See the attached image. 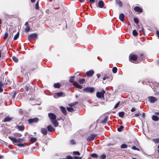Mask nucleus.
Returning a JSON list of instances; mask_svg holds the SVG:
<instances>
[{"mask_svg":"<svg viewBox=\"0 0 159 159\" xmlns=\"http://www.w3.org/2000/svg\"><path fill=\"white\" fill-rule=\"evenodd\" d=\"M29 67L30 70L33 71L37 68V64L35 63L32 61L29 63Z\"/></svg>","mask_w":159,"mask_h":159,"instance_id":"1","label":"nucleus"},{"mask_svg":"<svg viewBox=\"0 0 159 159\" xmlns=\"http://www.w3.org/2000/svg\"><path fill=\"white\" fill-rule=\"evenodd\" d=\"M83 91L90 93H93L95 90V88L93 87H87L83 89Z\"/></svg>","mask_w":159,"mask_h":159,"instance_id":"2","label":"nucleus"},{"mask_svg":"<svg viewBox=\"0 0 159 159\" xmlns=\"http://www.w3.org/2000/svg\"><path fill=\"white\" fill-rule=\"evenodd\" d=\"M97 135L96 134H91L89 136L86 138L87 141L88 142H89L93 140L94 139Z\"/></svg>","mask_w":159,"mask_h":159,"instance_id":"3","label":"nucleus"},{"mask_svg":"<svg viewBox=\"0 0 159 159\" xmlns=\"http://www.w3.org/2000/svg\"><path fill=\"white\" fill-rule=\"evenodd\" d=\"M105 93V92L103 90L101 92H98L96 93L97 97L99 98H104V94Z\"/></svg>","mask_w":159,"mask_h":159,"instance_id":"4","label":"nucleus"},{"mask_svg":"<svg viewBox=\"0 0 159 159\" xmlns=\"http://www.w3.org/2000/svg\"><path fill=\"white\" fill-rule=\"evenodd\" d=\"M148 100L151 103H154L158 101L157 99L153 96H150L148 97Z\"/></svg>","mask_w":159,"mask_h":159,"instance_id":"5","label":"nucleus"},{"mask_svg":"<svg viewBox=\"0 0 159 159\" xmlns=\"http://www.w3.org/2000/svg\"><path fill=\"white\" fill-rule=\"evenodd\" d=\"M138 58V56L135 54L130 55L129 56V59L130 61L133 62V61H135Z\"/></svg>","mask_w":159,"mask_h":159,"instance_id":"6","label":"nucleus"},{"mask_svg":"<svg viewBox=\"0 0 159 159\" xmlns=\"http://www.w3.org/2000/svg\"><path fill=\"white\" fill-rule=\"evenodd\" d=\"M38 35L36 33H34L32 34H30L28 38V39L30 40L31 39H36L37 38Z\"/></svg>","mask_w":159,"mask_h":159,"instance_id":"7","label":"nucleus"},{"mask_svg":"<svg viewBox=\"0 0 159 159\" xmlns=\"http://www.w3.org/2000/svg\"><path fill=\"white\" fill-rule=\"evenodd\" d=\"M49 117L51 120V121L56 119V116L53 113H49L48 114Z\"/></svg>","mask_w":159,"mask_h":159,"instance_id":"8","label":"nucleus"},{"mask_svg":"<svg viewBox=\"0 0 159 159\" xmlns=\"http://www.w3.org/2000/svg\"><path fill=\"white\" fill-rule=\"evenodd\" d=\"M56 96H57L58 97H64L65 96V94L63 92H61L55 93L54 96L55 98H56Z\"/></svg>","mask_w":159,"mask_h":159,"instance_id":"9","label":"nucleus"},{"mask_svg":"<svg viewBox=\"0 0 159 159\" xmlns=\"http://www.w3.org/2000/svg\"><path fill=\"white\" fill-rule=\"evenodd\" d=\"M39 121V119L37 118H34L30 119L28 120V121L29 123H36Z\"/></svg>","mask_w":159,"mask_h":159,"instance_id":"10","label":"nucleus"},{"mask_svg":"<svg viewBox=\"0 0 159 159\" xmlns=\"http://www.w3.org/2000/svg\"><path fill=\"white\" fill-rule=\"evenodd\" d=\"M48 130V131L51 132L55 130V129L51 125H49L47 127Z\"/></svg>","mask_w":159,"mask_h":159,"instance_id":"11","label":"nucleus"},{"mask_svg":"<svg viewBox=\"0 0 159 159\" xmlns=\"http://www.w3.org/2000/svg\"><path fill=\"white\" fill-rule=\"evenodd\" d=\"M9 139L11 140L12 142L13 143L15 144V143H17V139L15 138L12 137L11 136L8 137Z\"/></svg>","mask_w":159,"mask_h":159,"instance_id":"12","label":"nucleus"},{"mask_svg":"<svg viewBox=\"0 0 159 159\" xmlns=\"http://www.w3.org/2000/svg\"><path fill=\"white\" fill-rule=\"evenodd\" d=\"M134 10L138 12H141L142 11V9L139 7H136L134 8Z\"/></svg>","mask_w":159,"mask_h":159,"instance_id":"13","label":"nucleus"},{"mask_svg":"<svg viewBox=\"0 0 159 159\" xmlns=\"http://www.w3.org/2000/svg\"><path fill=\"white\" fill-rule=\"evenodd\" d=\"M60 109L61 110V111L65 115H66L67 114V111L65 108L63 106H61Z\"/></svg>","mask_w":159,"mask_h":159,"instance_id":"14","label":"nucleus"},{"mask_svg":"<svg viewBox=\"0 0 159 159\" xmlns=\"http://www.w3.org/2000/svg\"><path fill=\"white\" fill-rule=\"evenodd\" d=\"M98 7L101 8L103 7L104 5L103 2L102 0H100L98 3Z\"/></svg>","mask_w":159,"mask_h":159,"instance_id":"15","label":"nucleus"},{"mask_svg":"<svg viewBox=\"0 0 159 159\" xmlns=\"http://www.w3.org/2000/svg\"><path fill=\"white\" fill-rule=\"evenodd\" d=\"M51 122L52 123V124L54 125V126L55 127H57L58 126V123L57 121V120H56V119L53 120H52Z\"/></svg>","mask_w":159,"mask_h":159,"instance_id":"16","label":"nucleus"},{"mask_svg":"<svg viewBox=\"0 0 159 159\" xmlns=\"http://www.w3.org/2000/svg\"><path fill=\"white\" fill-rule=\"evenodd\" d=\"M16 128H17L19 130L23 131L25 129L24 126L17 125L16 126Z\"/></svg>","mask_w":159,"mask_h":159,"instance_id":"17","label":"nucleus"},{"mask_svg":"<svg viewBox=\"0 0 159 159\" xmlns=\"http://www.w3.org/2000/svg\"><path fill=\"white\" fill-rule=\"evenodd\" d=\"M94 73V71L93 70H91L87 71L86 73V75L88 76H91Z\"/></svg>","mask_w":159,"mask_h":159,"instance_id":"18","label":"nucleus"},{"mask_svg":"<svg viewBox=\"0 0 159 159\" xmlns=\"http://www.w3.org/2000/svg\"><path fill=\"white\" fill-rule=\"evenodd\" d=\"M6 86L5 84H3L1 82H0V92H2L3 91L2 87H6Z\"/></svg>","mask_w":159,"mask_h":159,"instance_id":"19","label":"nucleus"},{"mask_svg":"<svg viewBox=\"0 0 159 159\" xmlns=\"http://www.w3.org/2000/svg\"><path fill=\"white\" fill-rule=\"evenodd\" d=\"M41 133L43 135H46L47 133V130L45 128H42L41 130Z\"/></svg>","mask_w":159,"mask_h":159,"instance_id":"20","label":"nucleus"},{"mask_svg":"<svg viewBox=\"0 0 159 159\" xmlns=\"http://www.w3.org/2000/svg\"><path fill=\"white\" fill-rule=\"evenodd\" d=\"M125 16L123 13H121L119 15V18L120 20L122 22L124 21V17Z\"/></svg>","mask_w":159,"mask_h":159,"instance_id":"21","label":"nucleus"},{"mask_svg":"<svg viewBox=\"0 0 159 159\" xmlns=\"http://www.w3.org/2000/svg\"><path fill=\"white\" fill-rule=\"evenodd\" d=\"M116 4H118L120 7H122V2L120 0H116Z\"/></svg>","mask_w":159,"mask_h":159,"instance_id":"22","label":"nucleus"},{"mask_svg":"<svg viewBox=\"0 0 159 159\" xmlns=\"http://www.w3.org/2000/svg\"><path fill=\"white\" fill-rule=\"evenodd\" d=\"M12 118L11 117H10L9 116H6V117L4 119L3 121L4 122H6L7 121H9L11 120L12 119Z\"/></svg>","mask_w":159,"mask_h":159,"instance_id":"23","label":"nucleus"},{"mask_svg":"<svg viewBox=\"0 0 159 159\" xmlns=\"http://www.w3.org/2000/svg\"><path fill=\"white\" fill-rule=\"evenodd\" d=\"M108 118V116H106L103 120H102L101 122L102 124L106 123L107 121Z\"/></svg>","mask_w":159,"mask_h":159,"instance_id":"24","label":"nucleus"},{"mask_svg":"<svg viewBox=\"0 0 159 159\" xmlns=\"http://www.w3.org/2000/svg\"><path fill=\"white\" fill-rule=\"evenodd\" d=\"M152 120L155 121H158L159 120L158 117L156 115H153L152 117Z\"/></svg>","mask_w":159,"mask_h":159,"instance_id":"25","label":"nucleus"},{"mask_svg":"<svg viewBox=\"0 0 159 159\" xmlns=\"http://www.w3.org/2000/svg\"><path fill=\"white\" fill-rule=\"evenodd\" d=\"M61 86V85L59 83H55L54 84V87L55 88H59Z\"/></svg>","mask_w":159,"mask_h":159,"instance_id":"26","label":"nucleus"},{"mask_svg":"<svg viewBox=\"0 0 159 159\" xmlns=\"http://www.w3.org/2000/svg\"><path fill=\"white\" fill-rule=\"evenodd\" d=\"M152 141L155 143H159V138L152 139Z\"/></svg>","mask_w":159,"mask_h":159,"instance_id":"27","label":"nucleus"},{"mask_svg":"<svg viewBox=\"0 0 159 159\" xmlns=\"http://www.w3.org/2000/svg\"><path fill=\"white\" fill-rule=\"evenodd\" d=\"M74 85H75L77 87V88L79 89H81L82 88V86L81 85H80L77 83H74Z\"/></svg>","mask_w":159,"mask_h":159,"instance_id":"28","label":"nucleus"},{"mask_svg":"<svg viewBox=\"0 0 159 159\" xmlns=\"http://www.w3.org/2000/svg\"><path fill=\"white\" fill-rule=\"evenodd\" d=\"M12 59L15 62H18V58L15 56H13L12 57Z\"/></svg>","mask_w":159,"mask_h":159,"instance_id":"29","label":"nucleus"},{"mask_svg":"<svg viewBox=\"0 0 159 159\" xmlns=\"http://www.w3.org/2000/svg\"><path fill=\"white\" fill-rule=\"evenodd\" d=\"M19 32H18L14 36V37L13 39L14 40H16L19 37Z\"/></svg>","mask_w":159,"mask_h":159,"instance_id":"30","label":"nucleus"},{"mask_svg":"<svg viewBox=\"0 0 159 159\" xmlns=\"http://www.w3.org/2000/svg\"><path fill=\"white\" fill-rule=\"evenodd\" d=\"M124 115V112H120L119 113V116L121 117H123Z\"/></svg>","mask_w":159,"mask_h":159,"instance_id":"31","label":"nucleus"},{"mask_svg":"<svg viewBox=\"0 0 159 159\" xmlns=\"http://www.w3.org/2000/svg\"><path fill=\"white\" fill-rule=\"evenodd\" d=\"M67 110L68 111L70 112H73L74 111V109L71 107H67Z\"/></svg>","mask_w":159,"mask_h":159,"instance_id":"32","label":"nucleus"},{"mask_svg":"<svg viewBox=\"0 0 159 159\" xmlns=\"http://www.w3.org/2000/svg\"><path fill=\"white\" fill-rule=\"evenodd\" d=\"M32 88V87L30 86H28L27 85H26L25 86V89L27 91H28L29 89H30Z\"/></svg>","mask_w":159,"mask_h":159,"instance_id":"33","label":"nucleus"},{"mask_svg":"<svg viewBox=\"0 0 159 159\" xmlns=\"http://www.w3.org/2000/svg\"><path fill=\"white\" fill-rule=\"evenodd\" d=\"M138 34V33L135 30H134L133 31V34L134 36H137Z\"/></svg>","mask_w":159,"mask_h":159,"instance_id":"34","label":"nucleus"},{"mask_svg":"<svg viewBox=\"0 0 159 159\" xmlns=\"http://www.w3.org/2000/svg\"><path fill=\"white\" fill-rule=\"evenodd\" d=\"M75 79L74 76H71L70 77L69 80V81L71 83H73Z\"/></svg>","mask_w":159,"mask_h":159,"instance_id":"35","label":"nucleus"},{"mask_svg":"<svg viewBox=\"0 0 159 159\" xmlns=\"http://www.w3.org/2000/svg\"><path fill=\"white\" fill-rule=\"evenodd\" d=\"M78 81L80 84H82L85 81V79H82L78 80Z\"/></svg>","mask_w":159,"mask_h":159,"instance_id":"36","label":"nucleus"},{"mask_svg":"<svg viewBox=\"0 0 159 159\" xmlns=\"http://www.w3.org/2000/svg\"><path fill=\"white\" fill-rule=\"evenodd\" d=\"M112 71L113 73H116L117 72V69L116 67H114L112 69Z\"/></svg>","mask_w":159,"mask_h":159,"instance_id":"37","label":"nucleus"},{"mask_svg":"<svg viewBox=\"0 0 159 159\" xmlns=\"http://www.w3.org/2000/svg\"><path fill=\"white\" fill-rule=\"evenodd\" d=\"M37 140V139L36 138H33L32 137L30 139V141L33 142L34 143Z\"/></svg>","mask_w":159,"mask_h":159,"instance_id":"38","label":"nucleus"},{"mask_svg":"<svg viewBox=\"0 0 159 159\" xmlns=\"http://www.w3.org/2000/svg\"><path fill=\"white\" fill-rule=\"evenodd\" d=\"M106 157V156L104 154H103L99 157V158L101 159H105Z\"/></svg>","mask_w":159,"mask_h":159,"instance_id":"39","label":"nucleus"},{"mask_svg":"<svg viewBox=\"0 0 159 159\" xmlns=\"http://www.w3.org/2000/svg\"><path fill=\"white\" fill-rule=\"evenodd\" d=\"M127 145L125 144H122L121 145L120 148H127Z\"/></svg>","mask_w":159,"mask_h":159,"instance_id":"40","label":"nucleus"},{"mask_svg":"<svg viewBox=\"0 0 159 159\" xmlns=\"http://www.w3.org/2000/svg\"><path fill=\"white\" fill-rule=\"evenodd\" d=\"M91 156L92 157L95 158H97L98 157L97 154L96 153L92 154L91 155Z\"/></svg>","mask_w":159,"mask_h":159,"instance_id":"41","label":"nucleus"},{"mask_svg":"<svg viewBox=\"0 0 159 159\" xmlns=\"http://www.w3.org/2000/svg\"><path fill=\"white\" fill-rule=\"evenodd\" d=\"M123 128V126L122 125H121L120 126V127L118 128H117V130L118 131L120 132L122 130Z\"/></svg>","mask_w":159,"mask_h":159,"instance_id":"42","label":"nucleus"},{"mask_svg":"<svg viewBox=\"0 0 159 159\" xmlns=\"http://www.w3.org/2000/svg\"><path fill=\"white\" fill-rule=\"evenodd\" d=\"M134 22L136 24H138L139 23V20L138 19L136 18H134Z\"/></svg>","mask_w":159,"mask_h":159,"instance_id":"43","label":"nucleus"},{"mask_svg":"<svg viewBox=\"0 0 159 159\" xmlns=\"http://www.w3.org/2000/svg\"><path fill=\"white\" fill-rule=\"evenodd\" d=\"M73 154L74 155H80V152L78 151H75L74 152H73Z\"/></svg>","mask_w":159,"mask_h":159,"instance_id":"44","label":"nucleus"},{"mask_svg":"<svg viewBox=\"0 0 159 159\" xmlns=\"http://www.w3.org/2000/svg\"><path fill=\"white\" fill-rule=\"evenodd\" d=\"M30 30V28L29 27V26H26L25 29V31L26 32H29Z\"/></svg>","mask_w":159,"mask_h":159,"instance_id":"45","label":"nucleus"},{"mask_svg":"<svg viewBox=\"0 0 159 159\" xmlns=\"http://www.w3.org/2000/svg\"><path fill=\"white\" fill-rule=\"evenodd\" d=\"M8 36V34L7 32H6L4 35V39H7V37Z\"/></svg>","mask_w":159,"mask_h":159,"instance_id":"46","label":"nucleus"},{"mask_svg":"<svg viewBox=\"0 0 159 159\" xmlns=\"http://www.w3.org/2000/svg\"><path fill=\"white\" fill-rule=\"evenodd\" d=\"M35 8L36 9H39V3H38V2H37L36 3V4H35Z\"/></svg>","mask_w":159,"mask_h":159,"instance_id":"47","label":"nucleus"},{"mask_svg":"<svg viewBox=\"0 0 159 159\" xmlns=\"http://www.w3.org/2000/svg\"><path fill=\"white\" fill-rule=\"evenodd\" d=\"M17 145L20 147H23L25 146V144L23 143H19Z\"/></svg>","mask_w":159,"mask_h":159,"instance_id":"48","label":"nucleus"},{"mask_svg":"<svg viewBox=\"0 0 159 159\" xmlns=\"http://www.w3.org/2000/svg\"><path fill=\"white\" fill-rule=\"evenodd\" d=\"M17 139V143L18 142H20L24 140V138H19Z\"/></svg>","mask_w":159,"mask_h":159,"instance_id":"49","label":"nucleus"},{"mask_svg":"<svg viewBox=\"0 0 159 159\" xmlns=\"http://www.w3.org/2000/svg\"><path fill=\"white\" fill-rule=\"evenodd\" d=\"M132 149L134 150H137L139 151V148H137L135 146H134L132 147Z\"/></svg>","mask_w":159,"mask_h":159,"instance_id":"50","label":"nucleus"},{"mask_svg":"<svg viewBox=\"0 0 159 159\" xmlns=\"http://www.w3.org/2000/svg\"><path fill=\"white\" fill-rule=\"evenodd\" d=\"M70 142L71 144H75V140L73 139L70 140Z\"/></svg>","mask_w":159,"mask_h":159,"instance_id":"51","label":"nucleus"},{"mask_svg":"<svg viewBox=\"0 0 159 159\" xmlns=\"http://www.w3.org/2000/svg\"><path fill=\"white\" fill-rule=\"evenodd\" d=\"M140 115V113L139 111H138L137 112V113H136V114H135L134 116L138 117Z\"/></svg>","mask_w":159,"mask_h":159,"instance_id":"52","label":"nucleus"},{"mask_svg":"<svg viewBox=\"0 0 159 159\" xmlns=\"http://www.w3.org/2000/svg\"><path fill=\"white\" fill-rule=\"evenodd\" d=\"M68 105L69 107H72L75 105V104L73 103L69 104Z\"/></svg>","mask_w":159,"mask_h":159,"instance_id":"53","label":"nucleus"},{"mask_svg":"<svg viewBox=\"0 0 159 159\" xmlns=\"http://www.w3.org/2000/svg\"><path fill=\"white\" fill-rule=\"evenodd\" d=\"M119 104H120V102H119L118 103H117L115 105L114 108H115V109L117 108V107H118V106H119Z\"/></svg>","mask_w":159,"mask_h":159,"instance_id":"54","label":"nucleus"},{"mask_svg":"<svg viewBox=\"0 0 159 159\" xmlns=\"http://www.w3.org/2000/svg\"><path fill=\"white\" fill-rule=\"evenodd\" d=\"M74 159H81L82 158V157H80L76 156L74 157Z\"/></svg>","mask_w":159,"mask_h":159,"instance_id":"55","label":"nucleus"},{"mask_svg":"<svg viewBox=\"0 0 159 159\" xmlns=\"http://www.w3.org/2000/svg\"><path fill=\"white\" fill-rule=\"evenodd\" d=\"M16 92H14L13 93V95H12V98L13 99L15 98V97L16 95Z\"/></svg>","mask_w":159,"mask_h":159,"instance_id":"56","label":"nucleus"},{"mask_svg":"<svg viewBox=\"0 0 159 159\" xmlns=\"http://www.w3.org/2000/svg\"><path fill=\"white\" fill-rule=\"evenodd\" d=\"M19 112L20 114H22L23 113V111L21 109H20L19 110Z\"/></svg>","mask_w":159,"mask_h":159,"instance_id":"57","label":"nucleus"},{"mask_svg":"<svg viewBox=\"0 0 159 159\" xmlns=\"http://www.w3.org/2000/svg\"><path fill=\"white\" fill-rule=\"evenodd\" d=\"M136 108H134V107H133L132 108L131 110V111H132V112H134V111H136Z\"/></svg>","mask_w":159,"mask_h":159,"instance_id":"58","label":"nucleus"},{"mask_svg":"<svg viewBox=\"0 0 159 159\" xmlns=\"http://www.w3.org/2000/svg\"><path fill=\"white\" fill-rule=\"evenodd\" d=\"M67 159H73V158L71 156H69L67 157Z\"/></svg>","mask_w":159,"mask_h":159,"instance_id":"59","label":"nucleus"},{"mask_svg":"<svg viewBox=\"0 0 159 159\" xmlns=\"http://www.w3.org/2000/svg\"><path fill=\"white\" fill-rule=\"evenodd\" d=\"M156 34H157V37L159 38V31L158 30H157L156 31Z\"/></svg>","mask_w":159,"mask_h":159,"instance_id":"60","label":"nucleus"},{"mask_svg":"<svg viewBox=\"0 0 159 159\" xmlns=\"http://www.w3.org/2000/svg\"><path fill=\"white\" fill-rule=\"evenodd\" d=\"M25 25H26V26H29V25H28V22H26L25 24Z\"/></svg>","mask_w":159,"mask_h":159,"instance_id":"61","label":"nucleus"},{"mask_svg":"<svg viewBox=\"0 0 159 159\" xmlns=\"http://www.w3.org/2000/svg\"><path fill=\"white\" fill-rule=\"evenodd\" d=\"M155 114L157 115H159V112H155Z\"/></svg>","mask_w":159,"mask_h":159,"instance_id":"62","label":"nucleus"},{"mask_svg":"<svg viewBox=\"0 0 159 159\" xmlns=\"http://www.w3.org/2000/svg\"><path fill=\"white\" fill-rule=\"evenodd\" d=\"M95 1V0H90V2H94Z\"/></svg>","mask_w":159,"mask_h":159,"instance_id":"63","label":"nucleus"},{"mask_svg":"<svg viewBox=\"0 0 159 159\" xmlns=\"http://www.w3.org/2000/svg\"><path fill=\"white\" fill-rule=\"evenodd\" d=\"M107 77H104L103 78V80H106L107 79Z\"/></svg>","mask_w":159,"mask_h":159,"instance_id":"64","label":"nucleus"}]
</instances>
